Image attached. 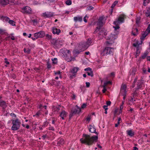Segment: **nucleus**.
Listing matches in <instances>:
<instances>
[{
  "instance_id": "obj_1",
  "label": "nucleus",
  "mask_w": 150,
  "mask_h": 150,
  "mask_svg": "<svg viewBox=\"0 0 150 150\" xmlns=\"http://www.w3.org/2000/svg\"><path fill=\"white\" fill-rule=\"evenodd\" d=\"M89 126V131L91 133H95L97 135L91 137L89 135L83 134V138L80 140L81 143L85 144L88 146L92 145L94 142H97L98 138V133L96 131V129L94 126H92L90 125Z\"/></svg>"
},
{
  "instance_id": "obj_2",
  "label": "nucleus",
  "mask_w": 150,
  "mask_h": 150,
  "mask_svg": "<svg viewBox=\"0 0 150 150\" xmlns=\"http://www.w3.org/2000/svg\"><path fill=\"white\" fill-rule=\"evenodd\" d=\"M13 125L11 127V129L13 131L18 130L20 127L21 122L18 118L15 120H11Z\"/></svg>"
},
{
  "instance_id": "obj_3",
  "label": "nucleus",
  "mask_w": 150,
  "mask_h": 150,
  "mask_svg": "<svg viewBox=\"0 0 150 150\" xmlns=\"http://www.w3.org/2000/svg\"><path fill=\"white\" fill-rule=\"evenodd\" d=\"M77 108H72L70 110V113L69 115V120H70L71 118L75 115L79 114L81 111V108L77 105L76 106Z\"/></svg>"
},
{
  "instance_id": "obj_4",
  "label": "nucleus",
  "mask_w": 150,
  "mask_h": 150,
  "mask_svg": "<svg viewBox=\"0 0 150 150\" xmlns=\"http://www.w3.org/2000/svg\"><path fill=\"white\" fill-rule=\"evenodd\" d=\"M126 18V16L124 14H121L117 19H116L115 21V24L118 23L120 24L124 22L125 19Z\"/></svg>"
},
{
  "instance_id": "obj_5",
  "label": "nucleus",
  "mask_w": 150,
  "mask_h": 150,
  "mask_svg": "<svg viewBox=\"0 0 150 150\" xmlns=\"http://www.w3.org/2000/svg\"><path fill=\"white\" fill-rule=\"evenodd\" d=\"M104 35L105 36V38L107 40H110V41H113L115 39L116 36L112 33L108 36H107V33L104 32L103 33Z\"/></svg>"
},
{
  "instance_id": "obj_6",
  "label": "nucleus",
  "mask_w": 150,
  "mask_h": 150,
  "mask_svg": "<svg viewBox=\"0 0 150 150\" xmlns=\"http://www.w3.org/2000/svg\"><path fill=\"white\" fill-rule=\"evenodd\" d=\"M21 12L24 13L31 14L32 13L31 8L28 6H25L22 8Z\"/></svg>"
},
{
  "instance_id": "obj_7",
  "label": "nucleus",
  "mask_w": 150,
  "mask_h": 150,
  "mask_svg": "<svg viewBox=\"0 0 150 150\" xmlns=\"http://www.w3.org/2000/svg\"><path fill=\"white\" fill-rule=\"evenodd\" d=\"M45 35V32L43 31H40L38 33H35L34 34V37L37 38H42Z\"/></svg>"
},
{
  "instance_id": "obj_8",
  "label": "nucleus",
  "mask_w": 150,
  "mask_h": 150,
  "mask_svg": "<svg viewBox=\"0 0 150 150\" xmlns=\"http://www.w3.org/2000/svg\"><path fill=\"white\" fill-rule=\"evenodd\" d=\"M92 43V42L91 39H88L86 42L82 44V47L84 49H86Z\"/></svg>"
},
{
  "instance_id": "obj_9",
  "label": "nucleus",
  "mask_w": 150,
  "mask_h": 150,
  "mask_svg": "<svg viewBox=\"0 0 150 150\" xmlns=\"http://www.w3.org/2000/svg\"><path fill=\"white\" fill-rule=\"evenodd\" d=\"M79 68L77 67H74L71 70V72L73 74L72 75L70 76V79H72L74 78V77L75 76L76 74V73L79 70Z\"/></svg>"
},
{
  "instance_id": "obj_10",
  "label": "nucleus",
  "mask_w": 150,
  "mask_h": 150,
  "mask_svg": "<svg viewBox=\"0 0 150 150\" xmlns=\"http://www.w3.org/2000/svg\"><path fill=\"white\" fill-rule=\"evenodd\" d=\"M43 16L45 18H50L53 16V13L50 12H45L43 13Z\"/></svg>"
},
{
  "instance_id": "obj_11",
  "label": "nucleus",
  "mask_w": 150,
  "mask_h": 150,
  "mask_svg": "<svg viewBox=\"0 0 150 150\" xmlns=\"http://www.w3.org/2000/svg\"><path fill=\"white\" fill-rule=\"evenodd\" d=\"M60 116L63 120L64 119V118L66 117L67 115V113L65 111L63 110L61 112H59Z\"/></svg>"
},
{
  "instance_id": "obj_12",
  "label": "nucleus",
  "mask_w": 150,
  "mask_h": 150,
  "mask_svg": "<svg viewBox=\"0 0 150 150\" xmlns=\"http://www.w3.org/2000/svg\"><path fill=\"white\" fill-rule=\"evenodd\" d=\"M106 49L107 52H108V54L113 55V48L106 47Z\"/></svg>"
},
{
  "instance_id": "obj_13",
  "label": "nucleus",
  "mask_w": 150,
  "mask_h": 150,
  "mask_svg": "<svg viewBox=\"0 0 150 150\" xmlns=\"http://www.w3.org/2000/svg\"><path fill=\"white\" fill-rule=\"evenodd\" d=\"M52 32L54 34H57L58 35L61 32V30L59 29L54 27L52 28Z\"/></svg>"
},
{
  "instance_id": "obj_14",
  "label": "nucleus",
  "mask_w": 150,
  "mask_h": 150,
  "mask_svg": "<svg viewBox=\"0 0 150 150\" xmlns=\"http://www.w3.org/2000/svg\"><path fill=\"white\" fill-rule=\"evenodd\" d=\"M143 82L140 80H139L137 83V88H135L136 89H139L142 87Z\"/></svg>"
},
{
  "instance_id": "obj_15",
  "label": "nucleus",
  "mask_w": 150,
  "mask_h": 150,
  "mask_svg": "<svg viewBox=\"0 0 150 150\" xmlns=\"http://www.w3.org/2000/svg\"><path fill=\"white\" fill-rule=\"evenodd\" d=\"M64 143V141L62 138L59 139H58V142L57 143L58 146H60L61 145L63 144Z\"/></svg>"
},
{
  "instance_id": "obj_16",
  "label": "nucleus",
  "mask_w": 150,
  "mask_h": 150,
  "mask_svg": "<svg viewBox=\"0 0 150 150\" xmlns=\"http://www.w3.org/2000/svg\"><path fill=\"white\" fill-rule=\"evenodd\" d=\"M127 132V135L130 137H133L134 135V132L132 131V130H128Z\"/></svg>"
},
{
  "instance_id": "obj_17",
  "label": "nucleus",
  "mask_w": 150,
  "mask_h": 150,
  "mask_svg": "<svg viewBox=\"0 0 150 150\" xmlns=\"http://www.w3.org/2000/svg\"><path fill=\"white\" fill-rule=\"evenodd\" d=\"M9 3V0H0V4L2 5H6Z\"/></svg>"
},
{
  "instance_id": "obj_18",
  "label": "nucleus",
  "mask_w": 150,
  "mask_h": 150,
  "mask_svg": "<svg viewBox=\"0 0 150 150\" xmlns=\"http://www.w3.org/2000/svg\"><path fill=\"white\" fill-rule=\"evenodd\" d=\"M0 18L1 20L4 21L5 22H7L9 20V18L7 16H2Z\"/></svg>"
},
{
  "instance_id": "obj_19",
  "label": "nucleus",
  "mask_w": 150,
  "mask_h": 150,
  "mask_svg": "<svg viewBox=\"0 0 150 150\" xmlns=\"http://www.w3.org/2000/svg\"><path fill=\"white\" fill-rule=\"evenodd\" d=\"M127 86L126 85L122 84L120 89V93H122L123 91H126L127 90Z\"/></svg>"
},
{
  "instance_id": "obj_20",
  "label": "nucleus",
  "mask_w": 150,
  "mask_h": 150,
  "mask_svg": "<svg viewBox=\"0 0 150 150\" xmlns=\"http://www.w3.org/2000/svg\"><path fill=\"white\" fill-rule=\"evenodd\" d=\"M60 106L59 105L58 106H53L52 107V110H54V111H56L57 112H58V111L60 110Z\"/></svg>"
},
{
  "instance_id": "obj_21",
  "label": "nucleus",
  "mask_w": 150,
  "mask_h": 150,
  "mask_svg": "<svg viewBox=\"0 0 150 150\" xmlns=\"http://www.w3.org/2000/svg\"><path fill=\"white\" fill-rule=\"evenodd\" d=\"M101 54L103 56H104L105 55H108V52H107L106 47L104 49L103 51L101 52Z\"/></svg>"
},
{
  "instance_id": "obj_22",
  "label": "nucleus",
  "mask_w": 150,
  "mask_h": 150,
  "mask_svg": "<svg viewBox=\"0 0 150 150\" xmlns=\"http://www.w3.org/2000/svg\"><path fill=\"white\" fill-rule=\"evenodd\" d=\"M141 18L139 16H136V23L137 25H139L140 23L141 22L140 21Z\"/></svg>"
},
{
  "instance_id": "obj_23",
  "label": "nucleus",
  "mask_w": 150,
  "mask_h": 150,
  "mask_svg": "<svg viewBox=\"0 0 150 150\" xmlns=\"http://www.w3.org/2000/svg\"><path fill=\"white\" fill-rule=\"evenodd\" d=\"M139 47L137 46V50L136 52V54L135 55V56H136V57H137V56H139V55L140 53V51L139 50Z\"/></svg>"
},
{
  "instance_id": "obj_24",
  "label": "nucleus",
  "mask_w": 150,
  "mask_h": 150,
  "mask_svg": "<svg viewBox=\"0 0 150 150\" xmlns=\"http://www.w3.org/2000/svg\"><path fill=\"white\" fill-rule=\"evenodd\" d=\"M148 35V33H147V32L145 31L144 32V33H143L142 35V36L140 38V39L142 40H144L145 37Z\"/></svg>"
},
{
  "instance_id": "obj_25",
  "label": "nucleus",
  "mask_w": 150,
  "mask_h": 150,
  "mask_svg": "<svg viewBox=\"0 0 150 150\" xmlns=\"http://www.w3.org/2000/svg\"><path fill=\"white\" fill-rule=\"evenodd\" d=\"M4 106H5V107L7 106L6 102L4 100L1 101L0 102V106L3 107Z\"/></svg>"
},
{
  "instance_id": "obj_26",
  "label": "nucleus",
  "mask_w": 150,
  "mask_h": 150,
  "mask_svg": "<svg viewBox=\"0 0 150 150\" xmlns=\"http://www.w3.org/2000/svg\"><path fill=\"white\" fill-rule=\"evenodd\" d=\"M74 20L76 21V22L77 21H81L82 20V18L81 17H74Z\"/></svg>"
},
{
  "instance_id": "obj_27",
  "label": "nucleus",
  "mask_w": 150,
  "mask_h": 150,
  "mask_svg": "<svg viewBox=\"0 0 150 150\" xmlns=\"http://www.w3.org/2000/svg\"><path fill=\"white\" fill-rule=\"evenodd\" d=\"M113 23L115 25V26H113V28H114L115 30H116L117 29H118L120 28V27L119 26V25L120 24L118 23L115 24V21Z\"/></svg>"
},
{
  "instance_id": "obj_28",
  "label": "nucleus",
  "mask_w": 150,
  "mask_h": 150,
  "mask_svg": "<svg viewBox=\"0 0 150 150\" xmlns=\"http://www.w3.org/2000/svg\"><path fill=\"white\" fill-rule=\"evenodd\" d=\"M64 57H65V60L68 62H70V61H71V57H70V58H69L67 56V54L64 55Z\"/></svg>"
},
{
  "instance_id": "obj_29",
  "label": "nucleus",
  "mask_w": 150,
  "mask_h": 150,
  "mask_svg": "<svg viewBox=\"0 0 150 150\" xmlns=\"http://www.w3.org/2000/svg\"><path fill=\"white\" fill-rule=\"evenodd\" d=\"M103 22H98L97 25L98 28L101 29V28L103 26Z\"/></svg>"
},
{
  "instance_id": "obj_30",
  "label": "nucleus",
  "mask_w": 150,
  "mask_h": 150,
  "mask_svg": "<svg viewBox=\"0 0 150 150\" xmlns=\"http://www.w3.org/2000/svg\"><path fill=\"white\" fill-rule=\"evenodd\" d=\"M24 51L27 54H29L30 53V50L29 48H24Z\"/></svg>"
},
{
  "instance_id": "obj_31",
  "label": "nucleus",
  "mask_w": 150,
  "mask_h": 150,
  "mask_svg": "<svg viewBox=\"0 0 150 150\" xmlns=\"http://www.w3.org/2000/svg\"><path fill=\"white\" fill-rule=\"evenodd\" d=\"M8 23L12 26H15L16 25L15 22L13 20H9Z\"/></svg>"
},
{
  "instance_id": "obj_32",
  "label": "nucleus",
  "mask_w": 150,
  "mask_h": 150,
  "mask_svg": "<svg viewBox=\"0 0 150 150\" xmlns=\"http://www.w3.org/2000/svg\"><path fill=\"white\" fill-rule=\"evenodd\" d=\"M134 93H132V94L133 95V96H135V97L138 96V93L137 92V91L138 89H136V88H134Z\"/></svg>"
},
{
  "instance_id": "obj_33",
  "label": "nucleus",
  "mask_w": 150,
  "mask_h": 150,
  "mask_svg": "<svg viewBox=\"0 0 150 150\" xmlns=\"http://www.w3.org/2000/svg\"><path fill=\"white\" fill-rule=\"evenodd\" d=\"M57 40L54 39H52L51 40V42L52 45H55L57 43Z\"/></svg>"
},
{
  "instance_id": "obj_34",
  "label": "nucleus",
  "mask_w": 150,
  "mask_h": 150,
  "mask_svg": "<svg viewBox=\"0 0 150 150\" xmlns=\"http://www.w3.org/2000/svg\"><path fill=\"white\" fill-rule=\"evenodd\" d=\"M87 74L88 76H90L91 77H93V71L92 70V71H90V72H87Z\"/></svg>"
},
{
  "instance_id": "obj_35",
  "label": "nucleus",
  "mask_w": 150,
  "mask_h": 150,
  "mask_svg": "<svg viewBox=\"0 0 150 150\" xmlns=\"http://www.w3.org/2000/svg\"><path fill=\"white\" fill-rule=\"evenodd\" d=\"M112 83V82L111 81H107L105 82H104V84L103 86H105L108 84H111Z\"/></svg>"
},
{
  "instance_id": "obj_36",
  "label": "nucleus",
  "mask_w": 150,
  "mask_h": 150,
  "mask_svg": "<svg viewBox=\"0 0 150 150\" xmlns=\"http://www.w3.org/2000/svg\"><path fill=\"white\" fill-rule=\"evenodd\" d=\"M147 11L148 12H146L145 13V15L146 17H149L150 18V12H149L150 10H147Z\"/></svg>"
},
{
  "instance_id": "obj_37",
  "label": "nucleus",
  "mask_w": 150,
  "mask_h": 150,
  "mask_svg": "<svg viewBox=\"0 0 150 150\" xmlns=\"http://www.w3.org/2000/svg\"><path fill=\"white\" fill-rule=\"evenodd\" d=\"M118 3V1H114L112 4V5L111 6V8H113Z\"/></svg>"
},
{
  "instance_id": "obj_38",
  "label": "nucleus",
  "mask_w": 150,
  "mask_h": 150,
  "mask_svg": "<svg viewBox=\"0 0 150 150\" xmlns=\"http://www.w3.org/2000/svg\"><path fill=\"white\" fill-rule=\"evenodd\" d=\"M135 30H136V31L137 33L138 32V30L137 28H135L134 29V30H133L132 31V35L134 36H136L137 35V34H136L134 32H133Z\"/></svg>"
},
{
  "instance_id": "obj_39",
  "label": "nucleus",
  "mask_w": 150,
  "mask_h": 150,
  "mask_svg": "<svg viewBox=\"0 0 150 150\" xmlns=\"http://www.w3.org/2000/svg\"><path fill=\"white\" fill-rule=\"evenodd\" d=\"M45 36L46 37L47 39L48 40H50L52 39V36L51 35H50L48 34L45 35Z\"/></svg>"
},
{
  "instance_id": "obj_40",
  "label": "nucleus",
  "mask_w": 150,
  "mask_h": 150,
  "mask_svg": "<svg viewBox=\"0 0 150 150\" xmlns=\"http://www.w3.org/2000/svg\"><path fill=\"white\" fill-rule=\"evenodd\" d=\"M66 4L68 5H70L71 4V0H67L66 1Z\"/></svg>"
},
{
  "instance_id": "obj_41",
  "label": "nucleus",
  "mask_w": 150,
  "mask_h": 150,
  "mask_svg": "<svg viewBox=\"0 0 150 150\" xmlns=\"http://www.w3.org/2000/svg\"><path fill=\"white\" fill-rule=\"evenodd\" d=\"M52 63L54 64H57V58H54L53 59H52Z\"/></svg>"
},
{
  "instance_id": "obj_42",
  "label": "nucleus",
  "mask_w": 150,
  "mask_h": 150,
  "mask_svg": "<svg viewBox=\"0 0 150 150\" xmlns=\"http://www.w3.org/2000/svg\"><path fill=\"white\" fill-rule=\"evenodd\" d=\"M147 54H148V53H144V54L143 55L141 56V57L143 59H144L146 58V57L147 56Z\"/></svg>"
},
{
  "instance_id": "obj_43",
  "label": "nucleus",
  "mask_w": 150,
  "mask_h": 150,
  "mask_svg": "<svg viewBox=\"0 0 150 150\" xmlns=\"http://www.w3.org/2000/svg\"><path fill=\"white\" fill-rule=\"evenodd\" d=\"M49 123L47 121L44 123L43 125H42V127H45L47 126L48 125Z\"/></svg>"
},
{
  "instance_id": "obj_44",
  "label": "nucleus",
  "mask_w": 150,
  "mask_h": 150,
  "mask_svg": "<svg viewBox=\"0 0 150 150\" xmlns=\"http://www.w3.org/2000/svg\"><path fill=\"white\" fill-rule=\"evenodd\" d=\"M104 19V17L103 16L100 17L98 19V22H103L102 21Z\"/></svg>"
},
{
  "instance_id": "obj_45",
  "label": "nucleus",
  "mask_w": 150,
  "mask_h": 150,
  "mask_svg": "<svg viewBox=\"0 0 150 150\" xmlns=\"http://www.w3.org/2000/svg\"><path fill=\"white\" fill-rule=\"evenodd\" d=\"M81 51V50L79 51L78 50H74V52L76 54H79Z\"/></svg>"
},
{
  "instance_id": "obj_46",
  "label": "nucleus",
  "mask_w": 150,
  "mask_h": 150,
  "mask_svg": "<svg viewBox=\"0 0 150 150\" xmlns=\"http://www.w3.org/2000/svg\"><path fill=\"white\" fill-rule=\"evenodd\" d=\"M137 81V78H135L134 79V82H133V83L132 85V88H134V87L135 83Z\"/></svg>"
},
{
  "instance_id": "obj_47",
  "label": "nucleus",
  "mask_w": 150,
  "mask_h": 150,
  "mask_svg": "<svg viewBox=\"0 0 150 150\" xmlns=\"http://www.w3.org/2000/svg\"><path fill=\"white\" fill-rule=\"evenodd\" d=\"M100 28H99L98 27H97L96 28L95 30L93 32L94 34H96V33H97L98 31L100 30Z\"/></svg>"
},
{
  "instance_id": "obj_48",
  "label": "nucleus",
  "mask_w": 150,
  "mask_h": 150,
  "mask_svg": "<svg viewBox=\"0 0 150 150\" xmlns=\"http://www.w3.org/2000/svg\"><path fill=\"white\" fill-rule=\"evenodd\" d=\"M133 46L134 47H137V46L139 47V45L138 44V42H137L136 43L133 44Z\"/></svg>"
},
{
  "instance_id": "obj_49",
  "label": "nucleus",
  "mask_w": 150,
  "mask_h": 150,
  "mask_svg": "<svg viewBox=\"0 0 150 150\" xmlns=\"http://www.w3.org/2000/svg\"><path fill=\"white\" fill-rule=\"evenodd\" d=\"M137 71V69L135 68H132V73H133V74H135V73Z\"/></svg>"
},
{
  "instance_id": "obj_50",
  "label": "nucleus",
  "mask_w": 150,
  "mask_h": 150,
  "mask_svg": "<svg viewBox=\"0 0 150 150\" xmlns=\"http://www.w3.org/2000/svg\"><path fill=\"white\" fill-rule=\"evenodd\" d=\"M127 91H123V92H122V93H121L122 94V95L123 96L126 97L127 94Z\"/></svg>"
},
{
  "instance_id": "obj_51",
  "label": "nucleus",
  "mask_w": 150,
  "mask_h": 150,
  "mask_svg": "<svg viewBox=\"0 0 150 150\" xmlns=\"http://www.w3.org/2000/svg\"><path fill=\"white\" fill-rule=\"evenodd\" d=\"M94 8V7L92 6H89L87 7V9L88 10H92Z\"/></svg>"
},
{
  "instance_id": "obj_52",
  "label": "nucleus",
  "mask_w": 150,
  "mask_h": 150,
  "mask_svg": "<svg viewBox=\"0 0 150 150\" xmlns=\"http://www.w3.org/2000/svg\"><path fill=\"white\" fill-rule=\"evenodd\" d=\"M103 89L102 90V92L103 93H105L106 91H107V89H106L105 86L104 87V86L103 85Z\"/></svg>"
},
{
  "instance_id": "obj_53",
  "label": "nucleus",
  "mask_w": 150,
  "mask_h": 150,
  "mask_svg": "<svg viewBox=\"0 0 150 150\" xmlns=\"http://www.w3.org/2000/svg\"><path fill=\"white\" fill-rule=\"evenodd\" d=\"M47 68L48 69H50L51 68V64L49 63V62H47Z\"/></svg>"
},
{
  "instance_id": "obj_54",
  "label": "nucleus",
  "mask_w": 150,
  "mask_h": 150,
  "mask_svg": "<svg viewBox=\"0 0 150 150\" xmlns=\"http://www.w3.org/2000/svg\"><path fill=\"white\" fill-rule=\"evenodd\" d=\"M86 103H83L81 106V108L83 109L86 107Z\"/></svg>"
},
{
  "instance_id": "obj_55",
  "label": "nucleus",
  "mask_w": 150,
  "mask_h": 150,
  "mask_svg": "<svg viewBox=\"0 0 150 150\" xmlns=\"http://www.w3.org/2000/svg\"><path fill=\"white\" fill-rule=\"evenodd\" d=\"M92 69L90 68V67H88L87 68H86L84 69V71H92Z\"/></svg>"
},
{
  "instance_id": "obj_56",
  "label": "nucleus",
  "mask_w": 150,
  "mask_h": 150,
  "mask_svg": "<svg viewBox=\"0 0 150 150\" xmlns=\"http://www.w3.org/2000/svg\"><path fill=\"white\" fill-rule=\"evenodd\" d=\"M104 32V30L103 29H102L100 31L99 34L100 35H103Z\"/></svg>"
},
{
  "instance_id": "obj_57",
  "label": "nucleus",
  "mask_w": 150,
  "mask_h": 150,
  "mask_svg": "<svg viewBox=\"0 0 150 150\" xmlns=\"http://www.w3.org/2000/svg\"><path fill=\"white\" fill-rule=\"evenodd\" d=\"M142 71L144 74L146 73V69L144 68L142 69Z\"/></svg>"
},
{
  "instance_id": "obj_58",
  "label": "nucleus",
  "mask_w": 150,
  "mask_h": 150,
  "mask_svg": "<svg viewBox=\"0 0 150 150\" xmlns=\"http://www.w3.org/2000/svg\"><path fill=\"white\" fill-rule=\"evenodd\" d=\"M91 116L88 115L87 118H86V120L87 121H88L89 122L90 120H91Z\"/></svg>"
},
{
  "instance_id": "obj_59",
  "label": "nucleus",
  "mask_w": 150,
  "mask_h": 150,
  "mask_svg": "<svg viewBox=\"0 0 150 150\" xmlns=\"http://www.w3.org/2000/svg\"><path fill=\"white\" fill-rule=\"evenodd\" d=\"M49 130L54 131V129L53 127L50 126L49 127Z\"/></svg>"
},
{
  "instance_id": "obj_60",
  "label": "nucleus",
  "mask_w": 150,
  "mask_h": 150,
  "mask_svg": "<svg viewBox=\"0 0 150 150\" xmlns=\"http://www.w3.org/2000/svg\"><path fill=\"white\" fill-rule=\"evenodd\" d=\"M4 60H5V63L8 64H9V62L7 61V58H5L4 59Z\"/></svg>"
},
{
  "instance_id": "obj_61",
  "label": "nucleus",
  "mask_w": 150,
  "mask_h": 150,
  "mask_svg": "<svg viewBox=\"0 0 150 150\" xmlns=\"http://www.w3.org/2000/svg\"><path fill=\"white\" fill-rule=\"evenodd\" d=\"M107 105H104L103 106V108L105 109V110H107L108 108H107Z\"/></svg>"
},
{
  "instance_id": "obj_62",
  "label": "nucleus",
  "mask_w": 150,
  "mask_h": 150,
  "mask_svg": "<svg viewBox=\"0 0 150 150\" xmlns=\"http://www.w3.org/2000/svg\"><path fill=\"white\" fill-rule=\"evenodd\" d=\"M111 104V102L110 101H108L106 102L107 105H110Z\"/></svg>"
},
{
  "instance_id": "obj_63",
  "label": "nucleus",
  "mask_w": 150,
  "mask_h": 150,
  "mask_svg": "<svg viewBox=\"0 0 150 150\" xmlns=\"http://www.w3.org/2000/svg\"><path fill=\"white\" fill-rule=\"evenodd\" d=\"M86 84L87 87H89L90 86V83L89 82H86Z\"/></svg>"
},
{
  "instance_id": "obj_64",
  "label": "nucleus",
  "mask_w": 150,
  "mask_h": 150,
  "mask_svg": "<svg viewBox=\"0 0 150 150\" xmlns=\"http://www.w3.org/2000/svg\"><path fill=\"white\" fill-rule=\"evenodd\" d=\"M11 77L13 79H15L16 78V76L15 74H13L11 75Z\"/></svg>"
}]
</instances>
